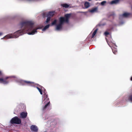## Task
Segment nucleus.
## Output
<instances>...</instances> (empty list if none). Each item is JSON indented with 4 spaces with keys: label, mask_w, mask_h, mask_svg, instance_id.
<instances>
[{
    "label": "nucleus",
    "mask_w": 132,
    "mask_h": 132,
    "mask_svg": "<svg viewBox=\"0 0 132 132\" xmlns=\"http://www.w3.org/2000/svg\"><path fill=\"white\" fill-rule=\"evenodd\" d=\"M34 23L32 21H28L22 22L20 23L22 28L21 30H18L14 34L15 37L27 33L28 31L31 30L34 28Z\"/></svg>",
    "instance_id": "f257e3e1"
},
{
    "label": "nucleus",
    "mask_w": 132,
    "mask_h": 132,
    "mask_svg": "<svg viewBox=\"0 0 132 132\" xmlns=\"http://www.w3.org/2000/svg\"><path fill=\"white\" fill-rule=\"evenodd\" d=\"M71 14H67L64 15V17H61L59 19V23L57 25L56 28V29L59 30L62 28V25L65 22L68 23L69 19L71 15Z\"/></svg>",
    "instance_id": "f03ea898"
},
{
    "label": "nucleus",
    "mask_w": 132,
    "mask_h": 132,
    "mask_svg": "<svg viewBox=\"0 0 132 132\" xmlns=\"http://www.w3.org/2000/svg\"><path fill=\"white\" fill-rule=\"evenodd\" d=\"M21 120L17 116L12 118L10 121V123L12 124H20L21 123Z\"/></svg>",
    "instance_id": "7ed1b4c3"
},
{
    "label": "nucleus",
    "mask_w": 132,
    "mask_h": 132,
    "mask_svg": "<svg viewBox=\"0 0 132 132\" xmlns=\"http://www.w3.org/2000/svg\"><path fill=\"white\" fill-rule=\"evenodd\" d=\"M9 78V77H7L4 79L0 78V82L4 84H7L9 81L7 80V79Z\"/></svg>",
    "instance_id": "20e7f679"
},
{
    "label": "nucleus",
    "mask_w": 132,
    "mask_h": 132,
    "mask_svg": "<svg viewBox=\"0 0 132 132\" xmlns=\"http://www.w3.org/2000/svg\"><path fill=\"white\" fill-rule=\"evenodd\" d=\"M30 128L32 131L34 132H37L38 130V128L37 126L34 125L31 126Z\"/></svg>",
    "instance_id": "39448f33"
},
{
    "label": "nucleus",
    "mask_w": 132,
    "mask_h": 132,
    "mask_svg": "<svg viewBox=\"0 0 132 132\" xmlns=\"http://www.w3.org/2000/svg\"><path fill=\"white\" fill-rule=\"evenodd\" d=\"M27 112H22L20 114V116L22 118H25L27 116Z\"/></svg>",
    "instance_id": "423d86ee"
},
{
    "label": "nucleus",
    "mask_w": 132,
    "mask_h": 132,
    "mask_svg": "<svg viewBox=\"0 0 132 132\" xmlns=\"http://www.w3.org/2000/svg\"><path fill=\"white\" fill-rule=\"evenodd\" d=\"M23 82L28 85L30 86H32L34 84V82L30 81H23Z\"/></svg>",
    "instance_id": "0eeeda50"
},
{
    "label": "nucleus",
    "mask_w": 132,
    "mask_h": 132,
    "mask_svg": "<svg viewBox=\"0 0 132 132\" xmlns=\"http://www.w3.org/2000/svg\"><path fill=\"white\" fill-rule=\"evenodd\" d=\"M37 29H33L31 32H29L28 33L29 35H34L36 32H37Z\"/></svg>",
    "instance_id": "6e6552de"
},
{
    "label": "nucleus",
    "mask_w": 132,
    "mask_h": 132,
    "mask_svg": "<svg viewBox=\"0 0 132 132\" xmlns=\"http://www.w3.org/2000/svg\"><path fill=\"white\" fill-rule=\"evenodd\" d=\"M54 14V12H49L47 16H50L51 18L53 16Z\"/></svg>",
    "instance_id": "1a4fd4ad"
},
{
    "label": "nucleus",
    "mask_w": 132,
    "mask_h": 132,
    "mask_svg": "<svg viewBox=\"0 0 132 132\" xmlns=\"http://www.w3.org/2000/svg\"><path fill=\"white\" fill-rule=\"evenodd\" d=\"M97 10V7H95L92 9V10L89 11V12L91 13H92L95 12H96Z\"/></svg>",
    "instance_id": "9d476101"
},
{
    "label": "nucleus",
    "mask_w": 132,
    "mask_h": 132,
    "mask_svg": "<svg viewBox=\"0 0 132 132\" xmlns=\"http://www.w3.org/2000/svg\"><path fill=\"white\" fill-rule=\"evenodd\" d=\"M119 1V0H114V1H112L111 3L110 4H116L118 3Z\"/></svg>",
    "instance_id": "9b49d317"
},
{
    "label": "nucleus",
    "mask_w": 132,
    "mask_h": 132,
    "mask_svg": "<svg viewBox=\"0 0 132 132\" xmlns=\"http://www.w3.org/2000/svg\"><path fill=\"white\" fill-rule=\"evenodd\" d=\"M84 6H85V7L86 8H88L90 6V5H89V3L88 2H85L84 4Z\"/></svg>",
    "instance_id": "f8f14e48"
},
{
    "label": "nucleus",
    "mask_w": 132,
    "mask_h": 132,
    "mask_svg": "<svg viewBox=\"0 0 132 132\" xmlns=\"http://www.w3.org/2000/svg\"><path fill=\"white\" fill-rule=\"evenodd\" d=\"M50 104V102L49 101L43 107V110H44Z\"/></svg>",
    "instance_id": "ddd939ff"
},
{
    "label": "nucleus",
    "mask_w": 132,
    "mask_h": 132,
    "mask_svg": "<svg viewBox=\"0 0 132 132\" xmlns=\"http://www.w3.org/2000/svg\"><path fill=\"white\" fill-rule=\"evenodd\" d=\"M97 29H96L94 31V32H93L92 35V37H91V38H93L95 36V35L96 34V32H97Z\"/></svg>",
    "instance_id": "4468645a"
},
{
    "label": "nucleus",
    "mask_w": 132,
    "mask_h": 132,
    "mask_svg": "<svg viewBox=\"0 0 132 132\" xmlns=\"http://www.w3.org/2000/svg\"><path fill=\"white\" fill-rule=\"evenodd\" d=\"M61 6L64 8H68L69 6V5L67 4H62Z\"/></svg>",
    "instance_id": "2eb2a0df"
},
{
    "label": "nucleus",
    "mask_w": 132,
    "mask_h": 132,
    "mask_svg": "<svg viewBox=\"0 0 132 132\" xmlns=\"http://www.w3.org/2000/svg\"><path fill=\"white\" fill-rule=\"evenodd\" d=\"M130 15V14L128 13H125L122 14V16L125 17H127Z\"/></svg>",
    "instance_id": "dca6fc26"
},
{
    "label": "nucleus",
    "mask_w": 132,
    "mask_h": 132,
    "mask_svg": "<svg viewBox=\"0 0 132 132\" xmlns=\"http://www.w3.org/2000/svg\"><path fill=\"white\" fill-rule=\"evenodd\" d=\"M50 25V24H48V25L44 27V28L42 30L43 31H44L45 30H46L49 27Z\"/></svg>",
    "instance_id": "f3484780"
},
{
    "label": "nucleus",
    "mask_w": 132,
    "mask_h": 132,
    "mask_svg": "<svg viewBox=\"0 0 132 132\" xmlns=\"http://www.w3.org/2000/svg\"><path fill=\"white\" fill-rule=\"evenodd\" d=\"M36 88L38 90L39 92H40V94L41 95H42L43 94V92H42V89H41L39 88L38 87H37Z\"/></svg>",
    "instance_id": "a211bd4d"
},
{
    "label": "nucleus",
    "mask_w": 132,
    "mask_h": 132,
    "mask_svg": "<svg viewBox=\"0 0 132 132\" xmlns=\"http://www.w3.org/2000/svg\"><path fill=\"white\" fill-rule=\"evenodd\" d=\"M128 100L129 101L132 102V95H130L128 96Z\"/></svg>",
    "instance_id": "6ab92c4d"
},
{
    "label": "nucleus",
    "mask_w": 132,
    "mask_h": 132,
    "mask_svg": "<svg viewBox=\"0 0 132 132\" xmlns=\"http://www.w3.org/2000/svg\"><path fill=\"white\" fill-rule=\"evenodd\" d=\"M57 22V20H54L51 23V25L53 26L56 24Z\"/></svg>",
    "instance_id": "aec40b11"
},
{
    "label": "nucleus",
    "mask_w": 132,
    "mask_h": 132,
    "mask_svg": "<svg viewBox=\"0 0 132 132\" xmlns=\"http://www.w3.org/2000/svg\"><path fill=\"white\" fill-rule=\"evenodd\" d=\"M48 18H47L46 22L47 23L50 20L51 18L50 16H47Z\"/></svg>",
    "instance_id": "412c9836"
},
{
    "label": "nucleus",
    "mask_w": 132,
    "mask_h": 132,
    "mask_svg": "<svg viewBox=\"0 0 132 132\" xmlns=\"http://www.w3.org/2000/svg\"><path fill=\"white\" fill-rule=\"evenodd\" d=\"M106 2L105 1H103L101 2V4L102 5H103L106 3Z\"/></svg>",
    "instance_id": "4be33fe9"
},
{
    "label": "nucleus",
    "mask_w": 132,
    "mask_h": 132,
    "mask_svg": "<svg viewBox=\"0 0 132 132\" xmlns=\"http://www.w3.org/2000/svg\"><path fill=\"white\" fill-rule=\"evenodd\" d=\"M104 34H105V35H106V36L107 35H109V32H107V31H105V32H104Z\"/></svg>",
    "instance_id": "5701e85b"
},
{
    "label": "nucleus",
    "mask_w": 132,
    "mask_h": 132,
    "mask_svg": "<svg viewBox=\"0 0 132 132\" xmlns=\"http://www.w3.org/2000/svg\"><path fill=\"white\" fill-rule=\"evenodd\" d=\"M112 51H113V53L114 54H116L117 52V51H114L113 50V49H112Z\"/></svg>",
    "instance_id": "b1692460"
},
{
    "label": "nucleus",
    "mask_w": 132,
    "mask_h": 132,
    "mask_svg": "<svg viewBox=\"0 0 132 132\" xmlns=\"http://www.w3.org/2000/svg\"><path fill=\"white\" fill-rule=\"evenodd\" d=\"M45 96H46V100L47 101L48 100V101H49V98H47V97H48V95H47V94Z\"/></svg>",
    "instance_id": "393cba45"
},
{
    "label": "nucleus",
    "mask_w": 132,
    "mask_h": 132,
    "mask_svg": "<svg viewBox=\"0 0 132 132\" xmlns=\"http://www.w3.org/2000/svg\"><path fill=\"white\" fill-rule=\"evenodd\" d=\"M6 36V37H8V38H12V37L10 35H7Z\"/></svg>",
    "instance_id": "a878e982"
},
{
    "label": "nucleus",
    "mask_w": 132,
    "mask_h": 132,
    "mask_svg": "<svg viewBox=\"0 0 132 132\" xmlns=\"http://www.w3.org/2000/svg\"><path fill=\"white\" fill-rule=\"evenodd\" d=\"M2 34V33L1 32H0V36H1Z\"/></svg>",
    "instance_id": "bb28decb"
},
{
    "label": "nucleus",
    "mask_w": 132,
    "mask_h": 132,
    "mask_svg": "<svg viewBox=\"0 0 132 132\" xmlns=\"http://www.w3.org/2000/svg\"><path fill=\"white\" fill-rule=\"evenodd\" d=\"M130 80H131V81H132V77H131V78Z\"/></svg>",
    "instance_id": "cd10ccee"
},
{
    "label": "nucleus",
    "mask_w": 132,
    "mask_h": 132,
    "mask_svg": "<svg viewBox=\"0 0 132 132\" xmlns=\"http://www.w3.org/2000/svg\"><path fill=\"white\" fill-rule=\"evenodd\" d=\"M1 74V72L0 71V75Z\"/></svg>",
    "instance_id": "c85d7f7f"
},
{
    "label": "nucleus",
    "mask_w": 132,
    "mask_h": 132,
    "mask_svg": "<svg viewBox=\"0 0 132 132\" xmlns=\"http://www.w3.org/2000/svg\"><path fill=\"white\" fill-rule=\"evenodd\" d=\"M91 0H88L89 1H91Z\"/></svg>",
    "instance_id": "c756f323"
}]
</instances>
